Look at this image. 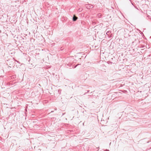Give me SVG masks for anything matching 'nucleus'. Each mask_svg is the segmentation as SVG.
Masks as SVG:
<instances>
[{"mask_svg": "<svg viewBox=\"0 0 151 151\" xmlns=\"http://www.w3.org/2000/svg\"><path fill=\"white\" fill-rule=\"evenodd\" d=\"M147 47H147L146 46V48H147Z\"/></svg>", "mask_w": 151, "mask_h": 151, "instance_id": "obj_14", "label": "nucleus"}, {"mask_svg": "<svg viewBox=\"0 0 151 151\" xmlns=\"http://www.w3.org/2000/svg\"><path fill=\"white\" fill-rule=\"evenodd\" d=\"M99 147H96V149H98V148H99Z\"/></svg>", "mask_w": 151, "mask_h": 151, "instance_id": "obj_13", "label": "nucleus"}, {"mask_svg": "<svg viewBox=\"0 0 151 151\" xmlns=\"http://www.w3.org/2000/svg\"><path fill=\"white\" fill-rule=\"evenodd\" d=\"M145 47V46L144 45H142V47H140L141 48H143V47Z\"/></svg>", "mask_w": 151, "mask_h": 151, "instance_id": "obj_7", "label": "nucleus"}, {"mask_svg": "<svg viewBox=\"0 0 151 151\" xmlns=\"http://www.w3.org/2000/svg\"><path fill=\"white\" fill-rule=\"evenodd\" d=\"M78 17L75 15H74L73 17V21H76L78 19Z\"/></svg>", "mask_w": 151, "mask_h": 151, "instance_id": "obj_2", "label": "nucleus"}, {"mask_svg": "<svg viewBox=\"0 0 151 151\" xmlns=\"http://www.w3.org/2000/svg\"><path fill=\"white\" fill-rule=\"evenodd\" d=\"M111 33V31H108L106 33V34L108 35H109Z\"/></svg>", "mask_w": 151, "mask_h": 151, "instance_id": "obj_5", "label": "nucleus"}, {"mask_svg": "<svg viewBox=\"0 0 151 151\" xmlns=\"http://www.w3.org/2000/svg\"><path fill=\"white\" fill-rule=\"evenodd\" d=\"M17 61V62H18V61Z\"/></svg>", "mask_w": 151, "mask_h": 151, "instance_id": "obj_16", "label": "nucleus"}, {"mask_svg": "<svg viewBox=\"0 0 151 151\" xmlns=\"http://www.w3.org/2000/svg\"><path fill=\"white\" fill-rule=\"evenodd\" d=\"M85 6L87 9H90L93 7V5L90 4H86Z\"/></svg>", "mask_w": 151, "mask_h": 151, "instance_id": "obj_1", "label": "nucleus"}, {"mask_svg": "<svg viewBox=\"0 0 151 151\" xmlns=\"http://www.w3.org/2000/svg\"><path fill=\"white\" fill-rule=\"evenodd\" d=\"M147 47H147L146 46V48H147Z\"/></svg>", "mask_w": 151, "mask_h": 151, "instance_id": "obj_15", "label": "nucleus"}, {"mask_svg": "<svg viewBox=\"0 0 151 151\" xmlns=\"http://www.w3.org/2000/svg\"><path fill=\"white\" fill-rule=\"evenodd\" d=\"M72 64L71 63H69L68 64H66L65 65V67L67 68H69L71 66Z\"/></svg>", "mask_w": 151, "mask_h": 151, "instance_id": "obj_3", "label": "nucleus"}, {"mask_svg": "<svg viewBox=\"0 0 151 151\" xmlns=\"http://www.w3.org/2000/svg\"><path fill=\"white\" fill-rule=\"evenodd\" d=\"M105 151H109V150L106 149V150Z\"/></svg>", "mask_w": 151, "mask_h": 151, "instance_id": "obj_8", "label": "nucleus"}, {"mask_svg": "<svg viewBox=\"0 0 151 151\" xmlns=\"http://www.w3.org/2000/svg\"><path fill=\"white\" fill-rule=\"evenodd\" d=\"M147 17H149V16H147Z\"/></svg>", "mask_w": 151, "mask_h": 151, "instance_id": "obj_18", "label": "nucleus"}, {"mask_svg": "<svg viewBox=\"0 0 151 151\" xmlns=\"http://www.w3.org/2000/svg\"><path fill=\"white\" fill-rule=\"evenodd\" d=\"M99 149H98V150H97V151H98Z\"/></svg>", "mask_w": 151, "mask_h": 151, "instance_id": "obj_17", "label": "nucleus"}, {"mask_svg": "<svg viewBox=\"0 0 151 151\" xmlns=\"http://www.w3.org/2000/svg\"><path fill=\"white\" fill-rule=\"evenodd\" d=\"M101 14L100 13L98 14L97 15V16L99 18L101 17Z\"/></svg>", "mask_w": 151, "mask_h": 151, "instance_id": "obj_4", "label": "nucleus"}, {"mask_svg": "<svg viewBox=\"0 0 151 151\" xmlns=\"http://www.w3.org/2000/svg\"><path fill=\"white\" fill-rule=\"evenodd\" d=\"M25 2H26L27 1V0H25Z\"/></svg>", "mask_w": 151, "mask_h": 151, "instance_id": "obj_10", "label": "nucleus"}, {"mask_svg": "<svg viewBox=\"0 0 151 151\" xmlns=\"http://www.w3.org/2000/svg\"><path fill=\"white\" fill-rule=\"evenodd\" d=\"M79 65H80V64H77V65H75L74 67H73L72 68H75L77 67V66H78Z\"/></svg>", "mask_w": 151, "mask_h": 151, "instance_id": "obj_6", "label": "nucleus"}, {"mask_svg": "<svg viewBox=\"0 0 151 151\" xmlns=\"http://www.w3.org/2000/svg\"><path fill=\"white\" fill-rule=\"evenodd\" d=\"M84 22H82V24H84Z\"/></svg>", "mask_w": 151, "mask_h": 151, "instance_id": "obj_9", "label": "nucleus"}, {"mask_svg": "<svg viewBox=\"0 0 151 151\" xmlns=\"http://www.w3.org/2000/svg\"><path fill=\"white\" fill-rule=\"evenodd\" d=\"M53 112V111H52L51 112Z\"/></svg>", "mask_w": 151, "mask_h": 151, "instance_id": "obj_12", "label": "nucleus"}, {"mask_svg": "<svg viewBox=\"0 0 151 151\" xmlns=\"http://www.w3.org/2000/svg\"><path fill=\"white\" fill-rule=\"evenodd\" d=\"M89 91V90L87 92H88Z\"/></svg>", "mask_w": 151, "mask_h": 151, "instance_id": "obj_11", "label": "nucleus"}]
</instances>
